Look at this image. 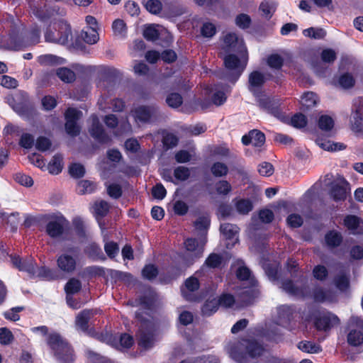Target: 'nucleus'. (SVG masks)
I'll list each match as a JSON object with an SVG mask.
<instances>
[{"mask_svg": "<svg viewBox=\"0 0 363 363\" xmlns=\"http://www.w3.org/2000/svg\"><path fill=\"white\" fill-rule=\"evenodd\" d=\"M40 28L38 24H32L28 28L26 24H12L6 41L9 50H20L39 43Z\"/></svg>", "mask_w": 363, "mask_h": 363, "instance_id": "1", "label": "nucleus"}, {"mask_svg": "<svg viewBox=\"0 0 363 363\" xmlns=\"http://www.w3.org/2000/svg\"><path fill=\"white\" fill-rule=\"evenodd\" d=\"M45 341L57 362L60 363H74L76 355L72 345L59 333H50Z\"/></svg>", "mask_w": 363, "mask_h": 363, "instance_id": "2", "label": "nucleus"}, {"mask_svg": "<svg viewBox=\"0 0 363 363\" xmlns=\"http://www.w3.org/2000/svg\"><path fill=\"white\" fill-rule=\"evenodd\" d=\"M240 50H237L238 57L235 54H228L223 57V65L226 69L225 78L235 84L245 71L248 62V52L245 45L240 44Z\"/></svg>", "mask_w": 363, "mask_h": 363, "instance_id": "3", "label": "nucleus"}, {"mask_svg": "<svg viewBox=\"0 0 363 363\" xmlns=\"http://www.w3.org/2000/svg\"><path fill=\"white\" fill-rule=\"evenodd\" d=\"M264 352L263 345L255 339H243L228 349L230 357L238 363L246 362L248 357L252 359L259 357Z\"/></svg>", "mask_w": 363, "mask_h": 363, "instance_id": "4", "label": "nucleus"}, {"mask_svg": "<svg viewBox=\"0 0 363 363\" xmlns=\"http://www.w3.org/2000/svg\"><path fill=\"white\" fill-rule=\"evenodd\" d=\"M45 0H27L33 13L40 21H54L55 23H65L60 18L65 14L64 9L57 5L47 6Z\"/></svg>", "mask_w": 363, "mask_h": 363, "instance_id": "5", "label": "nucleus"}, {"mask_svg": "<svg viewBox=\"0 0 363 363\" xmlns=\"http://www.w3.org/2000/svg\"><path fill=\"white\" fill-rule=\"evenodd\" d=\"M135 318L140 321V325L137 333L138 345L145 349L149 350L155 344V328L154 323L149 319L143 317L142 315L136 313Z\"/></svg>", "mask_w": 363, "mask_h": 363, "instance_id": "6", "label": "nucleus"}, {"mask_svg": "<svg viewBox=\"0 0 363 363\" xmlns=\"http://www.w3.org/2000/svg\"><path fill=\"white\" fill-rule=\"evenodd\" d=\"M313 327L318 332L328 333L340 324L339 318L325 309L318 310L311 314Z\"/></svg>", "mask_w": 363, "mask_h": 363, "instance_id": "7", "label": "nucleus"}, {"mask_svg": "<svg viewBox=\"0 0 363 363\" xmlns=\"http://www.w3.org/2000/svg\"><path fill=\"white\" fill-rule=\"evenodd\" d=\"M45 40L62 45L72 40V32L70 24H48L45 33Z\"/></svg>", "mask_w": 363, "mask_h": 363, "instance_id": "8", "label": "nucleus"}, {"mask_svg": "<svg viewBox=\"0 0 363 363\" xmlns=\"http://www.w3.org/2000/svg\"><path fill=\"white\" fill-rule=\"evenodd\" d=\"M130 114L137 123L147 124L159 118L160 110L155 104L139 105L131 109Z\"/></svg>", "mask_w": 363, "mask_h": 363, "instance_id": "9", "label": "nucleus"}, {"mask_svg": "<svg viewBox=\"0 0 363 363\" xmlns=\"http://www.w3.org/2000/svg\"><path fill=\"white\" fill-rule=\"evenodd\" d=\"M45 225V233L52 239L61 238L69 225L68 220L63 216H52Z\"/></svg>", "mask_w": 363, "mask_h": 363, "instance_id": "10", "label": "nucleus"}, {"mask_svg": "<svg viewBox=\"0 0 363 363\" xmlns=\"http://www.w3.org/2000/svg\"><path fill=\"white\" fill-rule=\"evenodd\" d=\"M154 26L155 24H149L143 30V36L147 40L155 41L157 40H162L167 44L172 42L173 37L167 29L162 28L160 30L154 27ZM155 26H159L160 24H155Z\"/></svg>", "mask_w": 363, "mask_h": 363, "instance_id": "11", "label": "nucleus"}, {"mask_svg": "<svg viewBox=\"0 0 363 363\" xmlns=\"http://www.w3.org/2000/svg\"><path fill=\"white\" fill-rule=\"evenodd\" d=\"M347 342L351 347H359L363 344V320L357 319L349 325Z\"/></svg>", "mask_w": 363, "mask_h": 363, "instance_id": "12", "label": "nucleus"}, {"mask_svg": "<svg viewBox=\"0 0 363 363\" xmlns=\"http://www.w3.org/2000/svg\"><path fill=\"white\" fill-rule=\"evenodd\" d=\"M258 104L260 108L277 118H281L284 116L281 104L278 100L264 96L259 99Z\"/></svg>", "mask_w": 363, "mask_h": 363, "instance_id": "13", "label": "nucleus"}, {"mask_svg": "<svg viewBox=\"0 0 363 363\" xmlns=\"http://www.w3.org/2000/svg\"><path fill=\"white\" fill-rule=\"evenodd\" d=\"M350 192V183L342 178L339 183L333 184L330 189V196L335 202L345 201Z\"/></svg>", "mask_w": 363, "mask_h": 363, "instance_id": "14", "label": "nucleus"}, {"mask_svg": "<svg viewBox=\"0 0 363 363\" xmlns=\"http://www.w3.org/2000/svg\"><path fill=\"white\" fill-rule=\"evenodd\" d=\"M91 136L101 144H107L110 142V137L106 133L103 125L99 118L95 116L92 119L91 125L89 130Z\"/></svg>", "mask_w": 363, "mask_h": 363, "instance_id": "15", "label": "nucleus"}, {"mask_svg": "<svg viewBox=\"0 0 363 363\" xmlns=\"http://www.w3.org/2000/svg\"><path fill=\"white\" fill-rule=\"evenodd\" d=\"M184 286L186 291L182 289V292L185 299L189 301H199V296L192 294L193 292L199 290L200 287L199 279L196 277L191 276L185 280Z\"/></svg>", "mask_w": 363, "mask_h": 363, "instance_id": "16", "label": "nucleus"}, {"mask_svg": "<svg viewBox=\"0 0 363 363\" xmlns=\"http://www.w3.org/2000/svg\"><path fill=\"white\" fill-rule=\"evenodd\" d=\"M343 225L352 235H363V220L356 215H347L343 219Z\"/></svg>", "mask_w": 363, "mask_h": 363, "instance_id": "17", "label": "nucleus"}, {"mask_svg": "<svg viewBox=\"0 0 363 363\" xmlns=\"http://www.w3.org/2000/svg\"><path fill=\"white\" fill-rule=\"evenodd\" d=\"M265 135L261 130L253 129L249 131L247 134L242 137V143L244 145L252 144L254 147H261L265 143Z\"/></svg>", "mask_w": 363, "mask_h": 363, "instance_id": "18", "label": "nucleus"}, {"mask_svg": "<svg viewBox=\"0 0 363 363\" xmlns=\"http://www.w3.org/2000/svg\"><path fill=\"white\" fill-rule=\"evenodd\" d=\"M294 309L292 306L282 305L277 308V320L281 326L288 328L294 318Z\"/></svg>", "mask_w": 363, "mask_h": 363, "instance_id": "19", "label": "nucleus"}, {"mask_svg": "<svg viewBox=\"0 0 363 363\" xmlns=\"http://www.w3.org/2000/svg\"><path fill=\"white\" fill-rule=\"evenodd\" d=\"M57 267L64 273L71 274L77 267V261L71 255L67 254H62L56 260Z\"/></svg>", "mask_w": 363, "mask_h": 363, "instance_id": "20", "label": "nucleus"}, {"mask_svg": "<svg viewBox=\"0 0 363 363\" xmlns=\"http://www.w3.org/2000/svg\"><path fill=\"white\" fill-rule=\"evenodd\" d=\"M158 298V295L156 291L152 288L149 287L145 294L138 298V303L146 310H152L156 304Z\"/></svg>", "mask_w": 363, "mask_h": 363, "instance_id": "21", "label": "nucleus"}, {"mask_svg": "<svg viewBox=\"0 0 363 363\" xmlns=\"http://www.w3.org/2000/svg\"><path fill=\"white\" fill-rule=\"evenodd\" d=\"M211 225V219L208 216H199L194 222V226L201 232L200 237L202 238L203 245L207 242V233Z\"/></svg>", "mask_w": 363, "mask_h": 363, "instance_id": "22", "label": "nucleus"}, {"mask_svg": "<svg viewBox=\"0 0 363 363\" xmlns=\"http://www.w3.org/2000/svg\"><path fill=\"white\" fill-rule=\"evenodd\" d=\"M80 38L82 40L89 45L96 43L99 40V35L96 27H92L87 24L81 31Z\"/></svg>", "mask_w": 363, "mask_h": 363, "instance_id": "23", "label": "nucleus"}, {"mask_svg": "<svg viewBox=\"0 0 363 363\" xmlns=\"http://www.w3.org/2000/svg\"><path fill=\"white\" fill-rule=\"evenodd\" d=\"M333 82L335 86H338L343 89H350L354 86L355 79L352 73L348 72L340 74L336 79L333 78Z\"/></svg>", "mask_w": 363, "mask_h": 363, "instance_id": "24", "label": "nucleus"}, {"mask_svg": "<svg viewBox=\"0 0 363 363\" xmlns=\"http://www.w3.org/2000/svg\"><path fill=\"white\" fill-rule=\"evenodd\" d=\"M281 289L290 296L299 297L303 296V288L296 286L291 279H286L281 281Z\"/></svg>", "mask_w": 363, "mask_h": 363, "instance_id": "25", "label": "nucleus"}, {"mask_svg": "<svg viewBox=\"0 0 363 363\" xmlns=\"http://www.w3.org/2000/svg\"><path fill=\"white\" fill-rule=\"evenodd\" d=\"M312 296L315 302L323 303L326 301H330L333 297V293L330 289L316 286L313 289Z\"/></svg>", "mask_w": 363, "mask_h": 363, "instance_id": "26", "label": "nucleus"}, {"mask_svg": "<svg viewBox=\"0 0 363 363\" xmlns=\"http://www.w3.org/2000/svg\"><path fill=\"white\" fill-rule=\"evenodd\" d=\"M93 315L92 310L84 309L76 317L75 323L83 332L88 333L89 322Z\"/></svg>", "mask_w": 363, "mask_h": 363, "instance_id": "27", "label": "nucleus"}, {"mask_svg": "<svg viewBox=\"0 0 363 363\" xmlns=\"http://www.w3.org/2000/svg\"><path fill=\"white\" fill-rule=\"evenodd\" d=\"M325 242L328 247L335 248L343 242V237L340 232L336 230H330L325 235Z\"/></svg>", "mask_w": 363, "mask_h": 363, "instance_id": "28", "label": "nucleus"}, {"mask_svg": "<svg viewBox=\"0 0 363 363\" xmlns=\"http://www.w3.org/2000/svg\"><path fill=\"white\" fill-rule=\"evenodd\" d=\"M242 30L251 34L256 38H261L267 35L263 24H237Z\"/></svg>", "mask_w": 363, "mask_h": 363, "instance_id": "29", "label": "nucleus"}, {"mask_svg": "<svg viewBox=\"0 0 363 363\" xmlns=\"http://www.w3.org/2000/svg\"><path fill=\"white\" fill-rule=\"evenodd\" d=\"M201 240L202 238L200 237L201 246H199L198 240L196 238H188L184 241L186 250L189 252H195V257L196 258L201 257L203 252L204 245H203V242Z\"/></svg>", "mask_w": 363, "mask_h": 363, "instance_id": "30", "label": "nucleus"}, {"mask_svg": "<svg viewBox=\"0 0 363 363\" xmlns=\"http://www.w3.org/2000/svg\"><path fill=\"white\" fill-rule=\"evenodd\" d=\"M219 305L216 297L207 298L201 306L203 316L210 317L217 312Z\"/></svg>", "mask_w": 363, "mask_h": 363, "instance_id": "31", "label": "nucleus"}, {"mask_svg": "<svg viewBox=\"0 0 363 363\" xmlns=\"http://www.w3.org/2000/svg\"><path fill=\"white\" fill-rule=\"evenodd\" d=\"M317 95L312 91L305 92L301 100V110L303 112L309 111L311 108L314 107L317 104Z\"/></svg>", "mask_w": 363, "mask_h": 363, "instance_id": "32", "label": "nucleus"}, {"mask_svg": "<svg viewBox=\"0 0 363 363\" xmlns=\"http://www.w3.org/2000/svg\"><path fill=\"white\" fill-rule=\"evenodd\" d=\"M13 267L19 271L30 272L33 267L31 264L21 259L19 255H11L9 256Z\"/></svg>", "mask_w": 363, "mask_h": 363, "instance_id": "33", "label": "nucleus"}, {"mask_svg": "<svg viewBox=\"0 0 363 363\" xmlns=\"http://www.w3.org/2000/svg\"><path fill=\"white\" fill-rule=\"evenodd\" d=\"M266 79L262 73L259 71H253L249 75V89L252 91L254 88L262 87L265 83Z\"/></svg>", "mask_w": 363, "mask_h": 363, "instance_id": "34", "label": "nucleus"}, {"mask_svg": "<svg viewBox=\"0 0 363 363\" xmlns=\"http://www.w3.org/2000/svg\"><path fill=\"white\" fill-rule=\"evenodd\" d=\"M298 348L303 352L310 354H318L322 352V347L311 341L302 340L298 342Z\"/></svg>", "mask_w": 363, "mask_h": 363, "instance_id": "35", "label": "nucleus"}, {"mask_svg": "<svg viewBox=\"0 0 363 363\" xmlns=\"http://www.w3.org/2000/svg\"><path fill=\"white\" fill-rule=\"evenodd\" d=\"M351 130L356 134L363 133V115L352 111L350 116Z\"/></svg>", "mask_w": 363, "mask_h": 363, "instance_id": "36", "label": "nucleus"}, {"mask_svg": "<svg viewBox=\"0 0 363 363\" xmlns=\"http://www.w3.org/2000/svg\"><path fill=\"white\" fill-rule=\"evenodd\" d=\"M223 42L227 48L237 52V50H240V44L245 45L242 40H239L235 33H229L224 37Z\"/></svg>", "mask_w": 363, "mask_h": 363, "instance_id": "37", "label": "nucleus"}, {"mask_svg": "<svg viewBox=\"0 0 363 363\" xmlns=\"http://www.w3.org/2000/svg\"><path fill=\"white\" fill-rule=\"evenodd\" d=\"M220 231L225 236L226 240H233L239 232V228L232 223H225L220 225Z\"/></svg>", "mask_w": 363, "mask_h": 363, "instance_id": "38", "label": "nucleus"}, {"mask_svg": "<svg viewBox=\"0 0 363 363\" xmlns=\"http://www.w3.org/2000/svg\"><path fill=\"white\" fill-rule=\"evenodd\" d=\"M108 203L104 200L94 203V209L95 217L97 220L104 218L109 212Z\"/></svg>", "mask_w": 363, "mask_h": 363, "instance_id": "39", "label": "nucleus"}, {"mask_svg": "<svg viewBox=\"0 0 363 363\" xmlns=\"http://www.w3.org/2000/svg\"><path fill=\"white\" fill-rule=\"evenodd\" d=\"M333 281L336 288L341 291H345L350 287V277L345 273L337 274L334 277Z\"/></svg>", "mask_w": 363, "mask_h": 363, "instance_id": "40", "label": "nucleus"}, {"mask_svg": "<svg viewBox=\"0 0 363 363\" xmlns=\"http://www.w3.org/2000/svg\"><path fill=\"white\" fill-rule=\"evenodd\" d=\"M82 290V282L77 278H70L65 286V291L67 296L77 294Z\"/></svg>", "mask_w": 363, "mask_h": 363, "instance_id": "41", "label": "nucleus"}, {"mask_svg": "<svg viewBox=\"0 0 363 363\" xmlns=\"http://www.w3.org/2000/svg\"><path fill=\"white\" fill-rule=\"evenodd\" d=\"M57 76L65 83H72L76 79L75 73L69 68L60 67L57 69Z\"/></svg>", "mask_w": 363, "mask_h": 363, "instance_id": "42", "label": "nucleus"}, {"mask_svg": "<svg viewBox=\"0 0 363 363\" xmlns=\"http://www.w3.org/2000/svg\"><path fill=\"white\" fill-rule=\"evenodd\" d=\"M141 274L145 279L152 281L158 276L159 270L154 264H147L142 269Z\"/></svg>", "mask_w": 363, "mask_h": 363, "instance_id": "43", "label": "nucleus"}, {"mask_svg": "<svg viewBox=\"0 0 363 363\" xmlns=\"http://www.w3.org/2000/svg\"><path fill=\"white\" fill-rule=\"evenodd\" d=\"M88 257L93 260H105L104 256L101 248L96 244L90 245L85 250Z\"/></svg>", "mask_w": 363, "mask_h": 363, "instance_id": "44", "label": "nucleus"}, {"mask_svg": "<svg viewBox=\"0 0 363 363\" xmlns=\"http://www.w3.org/2000/svg\"><path fill=\"white\" fill-rule=\"evenodd\" d=\"M78 193L81 195L86 194H91L96 189V184L90 180H81L77 184Z\"/></svg>", "mask_w": 363, "mask_h": 363, "instance_id": "45", "label": "nucleus"}, {"mask_svg": "<svg viewBox=\"0 0 363 363\" xmlns=\"http://www.w3.org/2000/svg\"><path fill=\"white\" fill-rule=\"evenodd\" d=\"M238 212L242 215L249 213L253 208V204L250 199H241L235 203Z\"/></svg>", "mask_w": 363, "mask_h": 363, "instance_id": "46", "label": "nucleus"}, {"mask_svg": "<svg viewBox=\"0 0 363 363\" xmlns=\"http://www.w3.org/2000/svg\"><path fill=\"white\" fill-rule=\"evenodd\" d=\"M211 172L214 177H222L228 174V167L225 163L216 162L212 164Z\"/></svg>", "mask_w": 363, "mask_h": 363, "instance_id": "47", "label": "nucleus"}, {"mask_svg": "<svg viewBox=\"0 0 363 363\" xmlns=\"http://www.w3.org/2000/svg\"><path fill=\"white\" fill-rule=\"evenodd\" d=\"M86 173L84 165L80 163L74 162L69 166V174L72 178H82Z\"/></svg>", "mask_w": 363, "mask_h": 363, "instance_id": "48", "label": "nucleus"}, {"mask_svg": "<svg viewBox=\"0 0 363 363\" xmlns=\"http://www.w3.org/2000/svg\"><path fill=\"white\" fill-rule=\"evenodd\" d=\"M275 11L274 5L273 2L263 1L261 3L259 7V11L261 16H264L267 20H269Z\"/></svg>", "mask_w": 363, "mask_h": 363, "instance_id": "49", "label": "nucleus"}, {"mask_svg": "<svg viewBox=\"0 0 363 363\" xmlns=\"http://www.w3.org/2000/svg\"><path fill=\"white\" fill-rule=\"evenodd\" d=\"M62 157L60 155H55L48 164V169L50 174H58L62 170Z\"/></svg>", "mask_w": 363, "mask_h": 363, "instance_id": "50", "label": "nucleus"}, {"mask_svg": "<svg viewBox=\"0 0 363 363\" xmlns=\"http://www.w3.org/2000/svg\"><path fill=\"white\" fill-rule=\"evenodd\" d=\"M264 270L269 278L273 281L279 279V264L277 263H268L264 266Z\"/></svg>", "mask_w": 363, "mask_h": 363, "instance_id": "51", "label": "nucleus"}, {"mask_svg": "<svg viewBox=\"0 0 363 363\" xmlns=\"http://www.w3.org/2000/svg\"><path fill=\"white\" fill-rule=\"evenodd\" d=\"M24 309L25 308L23 306L12 307L9 310L4 311L3 313V315L7 320L16 322L20 320V315L18 313L24 311Z\"/></svg>", "mask_w": 363, "mask_h": 363, "instance_id": "52", "label": "nucleus"}, {"mask_svg": "<svg viewBox=\"0 0 363 363\" xmlns=\"http://www.w3.org/2000/svg\"><path fill=\"white\" fill-rule=\"evenodd\" d=\"M267 65L275 69H281L284 65V58L279 54H271L267 57Z\"/></svg>", "mask_w": 363, "mask_h": 363, "instance_id": "53", "label": "nucleus"}, {"mask_svg": "<svg viewBox=\"0 0 363 363\" xmlns=\"http://www.w3.org/2000/svg\"><path fill=\"white\" fill-rule=\"evenodd\" d=\"M14 340V335L11 330L6 327L0 328V344L9 345Z\"/></svg>", "mask_w": 363, "mask_h": 363, "instance_id": "54", "label": "nucleus"}, {"mask_svg": "<svg viewBox=\"0 0 363 363\" xmlns=\"http://www.w3.org/2000/svg\"><path fill=\"white\" fill-rule=\"evenodd\" d=\"M318 128L324 131H330L334 127V121L328 115H322L318 121Z\"/></svg>", "mask_w": 363, "mask_h": 363, "instance_id": "55", "label": "nucleus"}, {"mask_svg": "<svg viewBox=\"0 0 363 363\" xmlns=\"http://www.w3.org/2000/svg\"><path fill=\"white\" fill-rule=\"evenodd\" d=\"M312 274L314 279L323 281L328 278L329 272L326 267L323 264H318L313 267Z\"/></svg>", "mask_w": 363, "mask_h": 363, "instance_id": "56", "label": "nucleus"}, {"mask_svg": "<svg viewBox=\"0 0 363 363\" xmlns=\"http://www.w3.org/2000/svg\"><path fill=\"white\" fill-rule=\"evenodd\" d=\"M217 301L219 307L221 306L223 308H230L234 305L235 302V299L233 295L228 293H223L217 297Z\"/></svg>", "mask_w": 363, "mask_h": 363, "instance_id": "57", "label": "nucleus"}, {"mask_svg": "<svg viewBox=\"0 0 363 363\" xmlns=\"http://www.w3.org/2000/svg\"><path fill=\"white\" fill-rule=\"evenodd\" d=\"M223 257L220 255L211 253L205 261V264L211 269L218 268L222 264Z\"/></svg>", "mask_w": 363, "mask_h": 363, "instance_id": "58", "label": "nucleus"}, {"mask_svg": "<svg viewBox=\"0 0 363 363\" xmlns=\"http://www.w3.org/2000/svg\"><path fill=\"white\" fill-rule=\"evenodd\" d=\"M42 108L45 111L53 110L57 105L55 97L51 95H45L41 99Z\"/></svg>", "mask_w": 363, "mask_h": 363, "instance_id": "59", "label": "nucleus"}, {"mask_svg": "<svg viewBox=\"0 0 363 363\" xmlns=\"http://www.w3.org/2000/svg\"><path fill=\"white\" fill-rule=\"evenodd\" d=\"M191 175L190 169L184 166H178L174 169V177L179 181H186Z\"/></svg>", "mask_w": 363, "mask_h": 363, "instance_id": "60", "label": "nucleus"}, {"mask_svg": "<svg viewBox=\"0 0 363 363\" xmlns=\"http://www.w3.org/2000/svg\"><path fill=\"white\" fill-rule=\"evenodd\" d=\"M166 103L172 108H178L183 103V98L179 93H171L166 98Z\"/></svg>", "mask_w": 363, "mask_h": 363, "instance_id": "61", "label": "nucleus"}, {"mask_svg": "<svg viewBox=\"0 0 363 363\" xmlns=\"http://www.w3.org/2000/svg\"><path fill=\"white\" fill-rule=\"evenodd\" d=\"M65 128L66 133L71 137H77L79 135L81 131V128L77 124V121H66L65 124Z\"/></svg>", "mask_w": 363, "mask_h": 363, "instance_id": "62", "label": "nucleus"}, {"mask_svg": "<svg viewBox=\"0 0 363 363\" xmlns=\"http://www.w3.org/2000/svg\"><path fill=\"white\" fill-rule=\"evenodd\" d=\"M231 190V184L226 180H220L216 183V191L219 195H228Z\"/></svg>", "mask_w": 363, "mask_h": 363, "instance_id": "63", "label": "nucleus"}, {"mask_svg": "<svg viewBox=\"0 0 363 363\" xmlns=\"http://www.w3.org/2000/svg\"><path fill=\"white\" fill-rule=\"evenodd\" d=\"M104 250L110 259H113L118 254L119 246L117 242L110 241L104 245Z\"/></svg>", "mask_w": 363, "mask_h": 363, "instance_id": "64", "label": "nucleus"}]
</instances>
